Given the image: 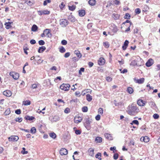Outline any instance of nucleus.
I'll use <instances>...</instances> for the list:
<instances>
[{"instance_id": "obj_1", "label": "nucleus", "mask_w": 160, "mask_h": 160, "mask_svg": "<svg viewBox=\"0 0 160 160\" xmlns=\"http://www.w3.org/2000/svg\"><path fill=\"white\" fill-rule=\"evenodd\" d=\"M139 112L140 110L138 107L133 104H132L128 106L127 111L128 114L132 116L135 115Z\"/></svg>"}, {"instance_id": "obj_2", "label": "nucleus", "mask_w": 160, "mask_h": 160, "mask_svg": "<svg viewBox=\"0 0 160 160\" xmlns=\"http://www.w3.org/2000/svg\"><path fill=\"white\" fill-rule=\"evenodd\" d=\"M70 85L68 83H63L60 87V88L62 90L65 91H68L69 90Z\"/></svg>"}, {"instance_id": "obj_3", "label": "nucleus", "mask_w": 160, "mask_h": 160, "mask_svg": "<svg viewBox=\"0 0 160 160\" xmlns=\"http://www.w3.org/2000/svg\"><path fill=\"white\" fill-rule=\"evenodd\" d=\"M68 21L66 19H62L60 20V24L62 27H66L68 25Z\"/></svg>"}, {"instance_id": "obj_4", "label": "nucleus", "mask_w": 160, "mask_h": 160, "mask_svg": "<svg viewBox=\"0 0 160 160\" xmlns=\"http://www.w3.org/2000/svg\"><path fill=\"white\" fill-rule=\"evenodd\" d=\"M9 75L11 76L15 80L18 79L19 77V73L14 72H11L9 73Z\"/></svg>"}, {"instance_id": "obj_5", "label": "nucleus", "mask_w": 160, "mask_h": 160, "mask_svg": "<svg viewBox=\"0 0 160 160\" xmlns=\"http://www.w3.org/2000/svg\"><path fill=\"white\" fill-rule=\"evenodd\" d=\"M82 120V117L80 116L79 115H77L74 117V122L76 123H78L81 122Z\"/></svg>"}, {"instance_id": "obj_6", "label": "nucleus", "mask_w": 160, "mask_h": 160, "mask_svg": "<svg viewBox=\"0 0 160 160\" xmlns=\"http://www.w3.org/2000/svg\"><path fill=\"white\" fill-rule=\"evenodd\" d=\"M37 12L38 14L40 16L48 15L50 13V11L48 10H39Z\"/></svg>"}, {"instance_id": "obj_7", "label": "nucleus", "mask_w": 160, "mask_h": 160, "mask_svg": "<svg viewBox=\"0 0 160 160\" xmlns=\"http://www.w3.org/2000/svg\"><path fill=\"white\" fill-rule=\"evenodd\" d=\"M19 139L18 137L17 136H11L8 138L9 141H17Z\"/></svg>"}, {"instance_id": "obj_8", "label": "nucleus", "mask_w": 160, "mask_h": 160, "mask_svg": "<svg viewBox=\"0 0 160 160\" xmlns=\"http://www.w3.org/2000/svg\"><path fill=\"white\" fill-rule=\"evenodd\" d=\"M60 154L62 155H65L68 154V150L65 148H62L59 151Z\"/></svg>"}, {"instance_id": "obj_9", "label": "nucleus", "mask_w": 160, "mask_h": 160, "mask_svg": "<svg viewBox=\"0 0 160 160\" xmlns=\"http://www.w3.org/2000/svg\"><path fill=\"white\" fill-rule=\"evenodd\" d=\"M3 94L6 97H10L12 95V92L10 90H6L3 92Z\"/></svg>"}, {"instance_id": "obj_10", "label": "nucleus", "mask_w": 160, "mask_h": 160, "mask_svg": "<svg viewBox=\"0 0 160 160\" xmlns=\"http://www.w3.org/2000/svg\"><path fill=\"white\" fill-rule=\"evenodd\" d=\"M154 63V61L152 58L149 59L146 63V66L148 67L151 66Z\"/></svg>"}, {"instance_id": "obj_11", "label": "nucleus", "mask_w": 160, "mask_h": 160, "mask_svg": "<svg viewBox=\"0 0 160 160\" xmlns=\"http://www.w3.org/2000/svg\"><path fill=\"white\" fill-rule=\"evenodd\" d=\"M51 31L49 29H45L44 31L45 35L48 37L50 38L52 36V34L50 33Z\"/></svg>"}, {"instance_id": "obj_12", "label": "nucleus", "mask_w": 160, "mask_h": 160, "mask_svg": "<svg viewBox=\"0 0 160 160\" xmlns=\"http://www.w3.org/2000/svg\"><path fill=\"white\" fill-rule=\"evenodd\" d=\"M105 59L101 57L98 61V64L99 65H103L105 63Z\"/></svg>"}, {"instance_id": "obj_13", "label": "nucleus", "mask_w": 160, "mask_h": 160, "mask_svg": "<svg viewBox=\"0 0 160 160\" xmlns=\"http://www.w3.org/2000/svg\"><path fill=\"white\" fill-rule=\"evenodd\" d=\"M146 102L142 99H139L138 100L137 103L138 105L140 106H143L145 105Z\"/></svg>"}, {"instance_id": "obj_14", "label": "nucleus", "mask_w": 160, "mask_h": 160, "mask_svg": "<svg viewBox=\"0 0 160 160\" xmlns=\"http://www.w3.org/2000/svg\"><path fill=\"white\" fill-rule=\"evenodd\" d=\"M141 141H143L145 142H148L149 141V138L147 136L145 137H142L140 138Z\"/></svg>"}, {"instance_id": "obj_15", "label": "nucleus", "mask_w": 160, "mask_h": 160, "mask_svg": "<svg viewBox=\"0 0 160 160\" xmlns=\"http://www.w3.org/2000/svg\"><path fill=\"white\" fill-rule=\"evenodd\" d=\"M129 43V42L127 40H125L124 42L123 45L122 46V48L123 50H126L128 46Z\"/></svg>"}, {"instance_id": "obj_16", "label": "nucleus", "mask_w": 160, "mask_h": 160, "mask_svg": "<svg viewBox=\"0 0 160 160\" xmlns=\"http://www.w3.org/2000/svg\"><path fill=\"white\" fill-rule=\"evenodd\" d=\"M25 3L28 5L32 6L34 3V0H25Z\"/></svg>"}, {"instance_id": "obj_17", "label": "nucleus", "mask_w": 160, "mask_h": 160, "mask_svg": "<svg viewBox=\"0 0 160 160\" xmlns=\"http://www.w3.org/2000/svg\"><path fill=\"white\" fill-rule=\"evenodd\" d=\"M136 64L138 67L142 66L144 65L143 60L142 59H140L139 60L137 61Z\"/></svg>"}, {"instance_id": "obj_18", "label": "nucleus", "mask_w": 160, "mask_h": 160, "mask_svg": "<svg viewBox=\"0 0 160 160\" xmlns=\"http://www.w3.org/2000/svg\"><path fill=\"white\" fill-rule=\"evenodd\" d=\"M94 150L93 149L90 148L88 150V152L89 153V155L91 157H93L94 154Z\"/></svg>"}, {"instance_id": "obj_19", "label": "nucleus", "mask_w": 160, "mask_h": 160, "mask_svg": "<svg viewBox=\"0 0 160 160\" xmlns=\"http://www.w3.org/2000/svg\"><path fill=\"white\" fill-rule=\"evenodd\" d=\"M104 136L105 138L108 140H112V137L111 135L108 133H105L104 134Z\"/></svg>"}, {"instance_id": "obj_20", "label": "nucleus", "mask_w": 160, "mask_h": 160, "mask_svg": "<svg viewBox=\"0 0 160 160\" xmlns=\"http://www.w3.org/2000/svg\"><path fill=\"white\" fill-rule=\"evenodd\" d=\"M79 15L80 17L84 16L85 14V11L84 10H81L79 11Z\"/></svg>"}, {"instance_id": "obj_21", "label": "nucleus", "mask_w": 160, "mask_h": 160, "mask_svg": "<svg viewBox=\"0 0 160 160\" xmlns=\"http://www.w3.org/2000/svg\"><path fill=\"white\" fill-rule=\"evenodd\" d=\"M91 122L90 121L89 119L88 118L86 120V121L85 122V124L86 125V127H87V128L89 129L90 128V125Z\"/></svg>"}, {"instance_id": "obj_22", "label": "nucleus", "mask_w": 160, "mask_h": 160, "mask_svg": "<svg viewBox=\"0 0 160 160\" xmlns=\"http://www.w3.org/2000/svg\"><path fill=\"white\" fill-rule=\"evenodd\" d=\"M74 52L75 54L76 55L78 58H81L82 56V55L79 51H78V50H75Z\"/></svg>"}, {"instance_id": "obj_23", "label": "nucleus", "mask_w": 160, "mask_h": 160, "mask_svg": "<svg viewBox=\"0 0 160 160\" xmlns=\"http://www.w3.org/2000/svg\"><path fill=\"white\" fill-rule=\"evenodd\" d=\"M88 3L90 5L94 6L96 4V0H89L88 2Z\"/></svg>"}, {"instance_id": "obj_24", "label": "nucleus", "mask_w": 160, "mask_h": 160, "mask_svg": "<svg viewBox=\"0 0 160 160\" xmlns=\"http://www.w3.org/2000/svg\"><path fill=\"white\" fill-rule=\"evenodd\" d=\"M120 3V2L118 0H114L112 1L110 3L111 5H119Z\"/></svg>"}, {"instance_id": "obj_25", "label": "nucleus", "mask_w": 160, "mask_h": 160, "mask_svg": "<svg viewBox=\"0 0 160 160\" xmlns=\"http://www.w3.org/2000/svg\"><path fill=\"white\" fill-rule=\"evenodd\" d=\"M31 101L29 100L23 101L22 102V105L24 106H28L31 104Z\"/></svg>"}, {"instance_id": "obj_26", "label": "nucleus", "mask_w": 160, "mask_h": 160, "mask_svg": "<svg viewBox=\"0 0 160 160\" xmlns=\"http://www.w3.org/2000/svg\"><path fill=\"white\" fill-rule=\"evenodd\" d=\"M25 120H27L31 121L35 119V117L33 116H27L24 118Z\"/></svg>"}, {"instance_id": "obj_27", "label": "nucleus", "mask_w": 160, "mask_h": 160, "mask_svg": "<svg viewBox=\"0 0 160 160\" xmlns=\"http://www.w3.org/2000/svg\"><path fill=\"white\" fill-rule=\"evenodd\" d=\"M120 15L118 14L113 13L112 15V17L115 20H117L119 19Z\"/></svg>"}, {"instance_id": "obj_28", "label": "nucleus", "mask_w": 160, "mask_h": 160, "mask_svg": "<svg viewBox=\"0 0 160 160\" xmlns=\"http://www.w3.org/2000/svg\"><path fill=\"white\" fill-rule=\"evenodd\" d=\"M46 48L45 46L40 47L38 50V52L39 53H42L46 49Z\"/></svg>"}, {"instance_id": "obj_29", "label": "nucleus", "mask_w": 160, "mask_h": 160, "mask_svg": "<svg viewBox=\"0 0 160 160\" xmlns=\"http://www.w3.org/2000/svg\"><path fill=\"white\" fill-rule=\"evenodd\" d=\"M144 80L145 79L144 78H141L140 79L137 80L136 82L139 84H142L144 82Z\"/></svg>"}, {"instance_id": "obj_30", "label": "nucleus", "mask_w": 160, "mask_h": 160, "mask_svg": "<svg viewBox=\"0 0 160 160\" xmlns=\"http://www.w3.org/2000/svg\"><path fill=\"white\" fill-rule=\"evenodd\" d=\"M12 23V22H6L5 23V25L6 26V28L7 29H8L10 28L11 27V24Z\"/></svg>"}, {"instance_id": "obj_31", "label": "nucleus", "mask_w": 160, "mask_h": 160, "mask_svg": "<svg viewBox=\"0 0 160 160\" xmlns=\"http://www.w3.org/2000/svg\"><path fill=\"white\" fill-rule=\"evenodd\" d=\"M103 44L104 47L106 48H108L110 46L109 42L107 41L104 42Z\"/></svg>"}, {"instance_id": "obj_32", "label": "nucleus", "mask_w": 160, "mask_h": 160, "mask_svg": "<svg viewBox=\"0 0 160 160\" xmlns=\"http://www.w3.org/2000/svg\"><path fill=\"white\" fill-rule=\"evenodd\" d=\"M149 9V8L148 5H146L144 6L143 8L142 9V11L143 12H147Z\"/></svg>"}, {"instance_id": "obj_33", "label": "nucleus", "mask_w": 160, "mask_h": 160, "mask_svg": "<svg viewBox=\"0 0 160 160\" xmlns=\"http://www.w3.org/2000/svg\"><path fill=\"white\" fill-rule=\"evenodd\" d=\"M38 29V27L36 25H33L32 26L31 28V30L33 32H36V31Z\"/></svg>"}, {"instance_id": "obj_34", "label": "nucleus", "mask_w": 160, "mask_h": 160, "mask_svg": "<svg viewBox=\"0 0 160 160\" xmlns=\"http://www.w3.org/2000/svg\"><path fill=\"white\" fill-rule=\"evenodd\" d=\"M59 52L62 53H64L66 51V50L62 46L59 48Z\"/></svg>"}, {"instance_id": "obj_35", "label": "nucleus", "mask_w": 160, "mask_h": 160, "mask_svg": "<svg viewBox=\"0 0 160 160\" xmlns=\"http://www.w3.org/2000/svg\"><path fill=\"white\" fill-rule=\"evenodd\" d=\"M127 91L130 94L132 93L133 92V89L131 87H128Z\"/></svg>"}, {"instance_id": "obj_36", "label": "nucleus", "mask_w": 160, "mask_h": 160, "mask_svg": "<svg viewBox=\"0 0 160 160\" xmlns=\"http://www.w3.org/2000/svg\"><path fill=\"white\" fill-rule=\"evenodd\" d=\"M86 99L88 102H90L92 99V97L89 94L86 95Z\"/></svg>"}, {"instance_id": "obj_37", "label": "nucleus", "mask_w": 160, "mask_h": 160, "mask_svg": "<svg viewBox=\"0 0 160 160\" xmlns=\"http://www.w3.org/2000/svg\"><path fill=\"white\" fill-rule=\"evenodd\" d=\"M95 141L97 143H100L102 142V138L101 137H97L95 139Z\"/></svg>"}, {"instance_id": "obj_38", "label": "nucleus", "mask_w": 160, "mask_h": 160, "mask_svg": "<svg viewBox=\"0 0 160 160\" xmlns=\"http://www.w3.org/2000/svg\"><path fill=\"white\" fill-rule=\"evenodd\" d=\"M69 9L71 11H73L76 8V6L75 5H72V6H68Z\"/></svg>"}, {"instance_id": "obj_39", "label": "nucleus", "mask_w": 160, "mask_h": 160, "mask_svg": "<svg viewBox=\"0 0 160 160\" xmlns=\"http://www.w3.org/2000/svg\"><path fill=\"white\" fill-rule=\"evenodd\" d=\"M101 153L100 152H98V153L95 155V158H98L99 160H101L102 158H101Z\"/></svg>"}, {"instance_id": "obj_40", "label": "nucleus", "mask_w": 160, "mask_h": 160, "mask_svg": "<svg viewBox=\"0 0 160 160\" xmlns=\"http://www.w3.org/2000/svg\"><path fill=\"white\" fill-rule=\"evenodd\" d=\"M30 132L32 134H35L36 132V129L34 127H33L31 129Z\"/></svg>"}, {"instance_id": "obj_41", "label": "nucleus", "mask_w": 160, "mask_h": 160, "mask_svg": "<svg viewBox=\"0 0 160 160\" xmlns=\"http://www.w3.org/2000/svg\"><path fill=\"white\" fill-rule=\"evenodd\" d=\"M49 136L52 138L55 139L56 137V134L54 132H52L49 133Z\"/></svg>"}, {"instance_id": "obj_42", "label": "nucleus", "mask_w": 160, "mask_h": 160, "mask_svg": "<svg viewBox=\"0 0 160 160\" xmlns=\"http://www.w3.org/2000/svg\"><path fill=\"white\" fill-rule=\"evenodd\" d=\"M11 113V111L9 108L7 109L4 112V114L5 115H9Z\"/></svg>"}, {"instance_id": "obj_43", "label": "nucleus", "mask_w": 160, "mask_h": 160, "mask_svg": "<svg viewBox=\"0 0 160 160\" xmlns=\"http://www.w3.org/2000/svg\"><path fill=\"white\" fill-rule=\"evenodd\" d=\"M133 124L138 125L139 123L137 120H134L132 122L130 123V124L132 125Z\"/></svg>"}, {"instance_id": "obj_44", "label": "nucleus", "mask_w": 160, "mask_h": 160, "mask_svg": "<svg viewBox=\"0 0 160 160\" xmlns=\"http://www.w3.org/2000/svg\"><path fill=\"white\" fill-rule=\"evenodd\" d=\"M141 10L139 8H137L135 10V12L136 14H138L141 13Z\"/></svg>"}, {"instance_id": "obj_45", "label": "nucleus", "mask_w": 160, "mask_h": 160, "mask_svg": "<svg viewBox=\"0 0 160 160\" xmlns=\"http://www.w3.org/2000/svg\"><path fill=\"white\" fill-rule=\"evenodd\" d=\"M23 50H24V53L26 55H28V52H27V50H28L29 49L28 48V47H27V46H24V47H23Z\"/></svg>"}, {"instance_id": "obj_46", "label": "nucleus", "mask_w": 160, "mask_h": 160, "mask_svg": "<svg viewBox=\"0 0 160 160\" xmlns=\"http://www.w3.org/2000/svg\"><path fill=\"white\" fill-rule=\"evenodd\" d=\"M98 113L99 114L102 115L103 113V109L102 108H99L98 110Z\"/></svg>"}, {"instance_id": "obj_47", "label": "nucleus", "mask_w": 160, "mask_h": 160, "mask_svg": "<svg viewBox=\"0 0 160 160\" xmlns=\"http://www.w3.org/2000/svg\"><path fill=\"white\" fill-rule=\"evenodd\" d=\"M22 150L21 151V153L23 154H27L28 153L27 151H25L26 149L25 148H22Z\"/></svg>"}, {"instance_id": "obj_48", "label": "nucleus", "mask_w": 160, "mask_h": 160, "mask_svg": "<svg viewBox=\"0 0 160 160\" xmlns=\"http://www.w3.org/2000/svg\"><path fill=\"white\" fill-rule=\"evenodd\" d=\"M131 16L130 14L128 13H126L124 18L125 19H129Z\"/></svg>"}, {"instance_id": "obj_49", "label": "nucleus", "mask_w": 160, "mask_h": 160, "mask_svg": "<svg viewBox=\"0 0 160 160\" xmlns=\"http://www.w3.org/2000/svg\"><path fill=\"white\" fill-rule=\"evenodd\" d=\"M51 2V0H46L44 1L43 4L44 6H46L47 4L48 3H50Z\"/></svg>"}, {"instance_id": "obj_50", "label": "nucleus", "mask_w": 160, "mask_h": 160, "mask_svg": "<svg viewBox=\"0 0 160 160\" xmlns=\"http://www.w3.org/2000/svg\"><path fill=\"white\" fill-rule=\"evenodd\" d=\"M65 5L64 4V3L62 2L60 4L59 7L61 9H62L65 7Z\"/></svg>"}, {"instance_id": "obj_51", "label": "nucleus", "mask_w": 160, "mask_h": 160, "mask_svg": "<svg viewBox=\"0 0 160 160\" xmlns=\"http://www.w3.org/2000/svg\"><path fill=\"white\" fill-rule=\"evenodd\" d=\"M88 110V108L87 107L84 106L82 108V111L83 112H86Z\"/></svg>"}, {"instance_id": "obj_52", "label": "nucleus", "mask_w": 160, "mask_h": 160, "mask_svg": "<svg viewBox=\"0 0 160 160\" xmlns=\"http://www.w3.org/2000/svg\"><path fill=\"white\" fill-rule=\"evenodd\" d=\"M22 118H16L15 120L16 122H21L22 121Z\"/></svg>"}, {"instance_id": "obj_53", "label": "nucleus", "mask_w": 160, "mask_h": 160, "mask_svg": "<svg viewBox=\"0 0 160 160\" xmlns=\"http://www.w3.org/2000/svg\"><path fill=\"white\" fill-rule=\"evenodd\" d=\"M119 70L120 71L121 73H124L128 72V70L126 69H124L123 70H122V69H119Z\"/></svg>"}, {"instance_id": "obj_54", "label": "nucleus", "mask_w": 160, "mask_h": 160, "mask_svg": "<svg viewBox=\"0 0 160 160\" xmlns=\"http://www.w3.org/2000/svg\"><path fill=\"white\" fill-rule=\"evenodd\" d=\"M153 117L154 119H157L159 118V115L158 114H154L153 116Z\"/></svg>"}, {"instance_id": "obj_55", "label": "nucleus", "mask_w": 160, "mask_h": 160, "mask_svg": "<svg viewBox=\"0 0 160 160\" xmlns=\"http://www.w3.org/2000/svg\"><path fill=\"white\" fill-rule=\"evenodd\" d=\"M70 111V109L68 108H66L64 111V112L66 113H69Z\"/></svg>"}, {"instance_id": "obj_56", "label": "nucleus", "mask_w": 160, "mask_h": 160, "mask_svg": "<svg viewBox=\"0 0 160 160\" xmlns=\"http://www.w3.org/2000/svg\"><path fill=\"white\" fill-rule=\"evenodd\" d=\"M38 43L40 45H42L44 44L45 42L43 40H40L38 41Z\"/></svg>"}, {"instance_id": "obj_57", "label": "nucleus", "mask_w": 160, "mask_h": 160, "mask_svg": "<svg viewBox=\"0 0 160 160\" xmlns=\"http://www.w3.org/2000/svg\"><path fill=\"white\" fill-rule=\"evenodd\" d=\"M112 78L110 77H107L106 78V80L108 82H111L112 80Z\"/></svg>"}, {"instance_id": "obj_58", "label": "nucleus", "mask_w": 160, "mask_h": 160, "mask_svg": "<svg viewBox=\"0 0 160 160\" xmlns=\"http://www.w3.org/2000/svg\"><path fill=\"white\" fill-rule=\"evenodd\" d=\"M67 43V42L65 40H63L61 41V44L63 45H66Z\"/></svg>"}, {"instance_id": "obj_59", "label": "nucleus", "mask_w": 160, "mask_h": 160, "mask_svg": "<svg viewBox=\"0 0 160 160\" xmlns=\"http://www.w3.org/2000/svg\"><path fill=\"white\" fill-rule=\"evenodd\" d=\"M113 158L114 159H117L118 157V154L117 153H115L113 155Z\"/></svg>"}, {"instance_id": "obj_60", "label": "nucleus", "mask_w": 160, "mask_h": 160, "mask_svg": "<svg viewBox=\"0 0 160 160\" xmlns=\"http://www.w3.org/2000/svg\"><path fill=\"white\" fill-rule=\"evenodd\" d=\"M95 118L96 120L99 121L100 119L101 116L100 115L98 114L95 117Z\"/></svg>"}, {"instance_id": "obj_61", "label": "nucleus", "mask_w": 160, "mask_h": 160, "mask_svg": "<svg viewBox=\"0 0 160 160\" xmlns=\"http://www.w3.org/2000/svg\"><path fill=\"white\" fill-rule=\"evenodd\" d=\"M15 112L16 114H20L21 113V111L20 109H18L16 110Z\"/></svg>"}, {"instance_id": "obj_62", "label": "nucleus", "mask_w": 160, "mask_h": 160, "mask_svg": "<svg viewBox=\"0 0 160 160\" xmlns=\"http://www.w3.org/2000/svg\"><path fill=\"white\" fill-rule=\"evenodd\" d=\"M70 55V53L69 52L66 53L64 55V57L65 58H67L69 57Z\"/></svg>"}, {"instance_id": "obj_63", "label": "nucleus", "mask_w": 160, "mask_h": 160, "mask_svg": "<svg viewBox=\"0 0 160 160\" xmlns=\"http://www.w3.org/2000/svg\"><path fill=\"white\" fill-rule=\"evenodd\" d=\"M75 133L77 135H79L81 133V131L79 130H77L75 131Z\"/></svg>"}, {"instance_id": "obj_64", "label": "nucleus", "mask_w": 160, "mask_h": 160, "mask_svg": "<svg viewBox=\"0 0 160 160\" xmlns=\"http://www.w3.org/2000/svg\"><path fill=\"white\" fill-rule=\"evenodd\" d=\"M38 84H33L32 85V88L33 89L36 88L37 87V85Z\"/></svg>"}]
</instances>
